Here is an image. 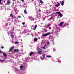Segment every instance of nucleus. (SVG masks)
Returning a JSON list of instances; mask_svg holds the SVG:
<instances>
[{"instance_id":"20","label":"nucleus","mask_w":74,"mask_h":74,"mask_svg":"<svg viewBox=\"0 0 74 74\" xmlns=\"http://www.w3.org/2000/svg\"><path fill=\"white\" fill-rule=\"evenodd\" d=\"M38 40V39L37 38H35L34 39V41H37Z\"/></svg>"},{"instance_id":"6","label":"nucleus","mask_w":74,"mask_h":74,"mask_svg":"<svg viewBox=\"0 0 74 74\" xmlns=\"http://www.w3.org/2000/svg\"><path fill=\"white\" fill-rule=\"evenodd\" d=\"M14 51L15 52H19V50L18 49H15L14 50Z\"/></svg>"},{"instance_id":"27","label":"nucleus","mask_w":74,"mask_h":74,"mask_svg":"<svg viewBox=\"0 0 74 74\" xmlns=\"http://www.w3.org/2000/svg\"><path fill=\"white\" fill-rule=\"evenodd\" d=\"M47 44H50L49 42H47Z\"/></svg>"},{"instance_id":"11","label":"nucleus","mask_w":74,"mask_h":74,"mask_svg":"<svg viewBox=\"0 0 74 74\" xmlns=\"http://www.w3.org/2000/svg\"><path fill=\"white\" fill-rule=\"evenodd\" d=\"M34 52H32L30 53V56H32L33 54H34Z\"/></svg>"},{"instance_id":"41","label":"nucleus","mask_w":74,"mask_h":74,"mask_svg":"<svg viewBox=\"0 0 74 74\" xmlns=\"http://www.w3.org/2000/svg\"><path fill=\"white\" fill-rule=\"evenodd\" d=\"M40 1H41L42 0H39Z\"/></svg>"},{"instance_id":"30","label":"nucleus","mask_w":74,"mask_h":74,"mask_svg":"<svg viewBox=\"0 0 74 74\" xmlns=\"http://www.w3.org/2000/svg\"><path fill=\"white\" fill-rule=\"evenodd\" d=\"M8 23H7L6 24V26H8Z\"/></svg>"},{"instance_id":"34","label":"nucleus","mask_w":74,"mask_h":74,"mask_svg":"<svg viewBox=\"0 0 74 74\" xmlns=\"http://www.w3.org/2000/svg\"><path fill=\"white\" fill-rule=\"evenodd\" d=\"M34 27V25H32L31 26V27Z\"/></svg>"},{"instance_id":"21","label":"nucleus","mask_w":74,"mask_h":74,"mask_svg":"<svg viewBox=\"0 0 74 74\" xmlns=\"http://www.w3.org/2000/svg\"><path fill=\"white\" fill-rule=\"evenodd\" d=\"M18 43L19 42L17 41L15 42V44H18Z\"/></svg>"},{"instance_id":"35","label":"nucleus","mask_w":74,"mask_h":74,"mask_svg":"<svg viewBox=\"0 0 74 74\" xmlns=\"http://www.w3.org/2000/svg\"><path fill=\"white\" fill-rule=\"evenodd\" d=\"M13 33H14L13 32H12L11 33V34H13Z\"/></svg>"},{"instance_id":"5","label":"nucleus","mask_w":74,"mask_h":74,"mask_svg":"<svg viewBox=\"0 0 74 74\" xmlns=\"http://www.w3.org/2000/svg\"><path fill=\"white\" fill-rule=\"evenodd\" d=\"M64 22H61L60 23V27H61V26H62V25L63 23H64Z\"/></svg>"},{"instance_id":"16","label":"nucleus","mask_w":74,"mask_h":74,"mask_svg":"<svg viewBox=\"0 0 74 74\" xmlns=\"http://www.w3.org/2000/svg\"><path fill=\"white\" fill-rule=\"evenodd\" d=\"M0 62H2V63H3V62H4V60H3L1 59L0 60Z\"/></svg>"},{"instance_id":"22","label":"nucleus","mask_w":74,"mask_h":74,"mask_svg":"<svg viewBox=\"0 0 74 74\" xmlns=\"http://www.w3.org/2000/svg\"><path fill=\"white\" fill-rule=\"evenodd\" d=\"M40 58L42 60H44V59L42 57H40Z\"/></svg>"},{"instance_id":"8","label":"nucleus","mask_w":74,"mask_h":74,"mask_svg":"<svg viewBox=\"0 0 74 74\" xmlns=\"http://www.w3.org/2000/svg\"><path fill=\"white\" fill-rule=\"evenodd\" d=\"M3 54V55L5 57H7V54L6 53L3 52L2 53Z\"/></svg>"},{"instance_id":"36","label":"nucleus","mask_w":74,"mask_h":74,"mask_svg":"<svg viewBox=\"0 0 74 74\" xmlns=\"http://www.w3.org/2000/svg\"><path fill=\"white\" fill-rule=\"evenodd\" d=\"M44 46H45V47H46V46H47V45H46V44L45 45H44Z\"/></svg>"},{"instance_id":"40","label":"nucleus","mask_w":74,"mask_h":74,"mask_svg":"<svg viewBox=\"0 0 74 74\" xmlns=\"http://www.w3.org/2000/svg\"><path fill=\"white\" fill-rule=\"evenodd\" d=\"M13 1H15V0H12Z\"/></svg>"},{"instance_id":"29","label":"nucleus","mask_w":74,"mask_h":74,"mask_svg":"<svg viewBox=\"0 0 74 74\" xmlns=\"http://www.w3.org/2000/svg\"><path fill=\"white\" fill-rule=\"evenodd\" d=\"M4 48V46H2L1 47L2 49H3Z\"/></svg>"},{"instance_id":"25","label":"nucleus","mask_w":74,"mask_h":74,"mask_svg":"<svg viewBox=\"0 0 74 74\" xmlns=\"http://www.w3.org/2000/svg\"><path fill=\"white\" fill-rule=\"evenodd\" d=\"M20 69H22V68H23V66H20Z\"/></svg>"},{"instance_id":"9","label":"nucleus","mask_w":74,"mask_h":74,"mask_svg":"<svg viewBox=\"0 0 74 74\" xmlns=\"http://www.w3.org/2000/svg\"><path fill=\"white\" fill-rule=\"evenodd\" d=\"M60 5V3H59L58 2V4L55 5V7H59Z\"/></svg>"},{"instance_id":"13","label":"nucleus","mask_w":74,"mask_h":74,"mask_svg":"<svg viewBox=\"0 0 74 74\" xmlns=\"http://www.w3.org/2000/svg\"><path fill=\"white\" fill-rule=\"evenodd\" d=\"M51 25V24H48L47 25V27H49Z\"/></svg>"},{"instance_id":"3","label":"nucleus","mask_w":74,"mask_h":74,"mask_svg":"<svg viewBox=\"0 0 74 74\" xmlns=\"http://www.w3.org/2000/svg\"><path fill=\"white\" fill-rule=\"evenodd\" d=\"M56 13H58V15H59L60 17H62V15L61 14V13L60 12H57Z\"/></svg>"},{"instance_id":"10","label":"nucleus","mask_w":74,"mask_h":74,"mask_svg":"<svg viewBox=\"0 0 74 74\" xmlns=\"http://www.w3.org/2000/svg\"><path fill=\"white\" fill-rule=\"evenodd\" d=\"M10 3H11V1L10 0H8V1H7V4H10Z\"/></svg>"},{"instance_id":"31","label":"nucleus","mask_w":74,"mask_h":74,"mask_svg":"<svg viewBox=\"0 0 74 74\" xmlns=\"http://www.w3.org/2000/svg\"><path fill=\"white\" fill-rule=\"evenodd\" d=\"M22 24L23 25H25V23L24 22L22 23Z\"/></svg>"},{"instance_id":"7","label":"nucleus","mask_w":74,"mask_h":74,"mask_svg":"<svg viewBox=\"0 0 74 74\" xmlns=\"http://www.w3.org/2000/svg\"><path fill=\"white\" fill-rule=\"evenodd\" d=\"M29 19H30V20H31V21H34V18H33V17H29Z\"/></svg>"},{"instance_id":"28","label":"nucleus","mask_w":74,"mask_h":74,"mask_svg":"<svg viewBox=\"0 0 74 74\" xmlns=\"http://www.w3.org/2000/svg\"><path fill=\"white\" fill-rule=\"evenodd\" d=\"M43 49H45V47H43Z\"/></svg>"},{"instance_id":"19","label":"nucleus","mask_w":74,"mask_h":74,"mask_svg":"<svg viewBox=\"0 0 74 74\" xmlns=\"http://www.w3.org/2000/svg\"><path fill=\"white\" fill-rule=\"evenodd\" d=\"M38 52L39 54H41V51H38Z\"/></svg>"},{"instance_id":"44","label":"nucleus","mask_w":74,"mask_h":74,"mask_svg":"<svg viewBox=\"0 0 74 74\" xmlns=\"http://www.w3.org/2000/svg\"><path fill=\"white\" fill-rule=\"evenodd\" d=\"M32 37H33V35H32Z\"/></svg>"},{"instance_id":"23","label":"nucleus","mask_w":74,"mask_h":74,"mask_svg":"<svg viewBox=\"0 0 74 74\" xmlns=\"http://www.w3.org/2000/svg\"><path fill=\"white\" fill-rule=\"evenodd\" d=\"M43 58L44 59H45V55H43Z\"/></svg>"},{"instance_id":"32","label":"nucleus","mask_w":74,"mask_h":74,"mask_svg":"<svg viewBox=\"0 0 74 74\" xmlns=\"http://www.w3.org/2000/svg\"><path fill=\"white\" fill-rule=\"evenodd\" d=\"M51 29V27L49 28V29Z\"/></svg>"},{"instance_id":"14","label":"nucleus","mask_w":74,"mask_h":74,"mask_svg":"<svg viewBox=\"0 0 74 74\" xmlns=\"http://www.w3.org/2000/svg\"><path fill=\"white\" fill-rule=\"evenodd\" d=\"M24 13L25 14H27V12L26 11V10H25L24 11Z\"/></svg>"},{"instance_id":"43","label":"nucleus","mask_w":74,"mask_h":74,"mask_svg":"<svg viewBox=\"0 0 74 74\" xmlns=\"http://www.w3.org/2000/svg\"><path fill=\"white\" fill-rule=\"evenodd\" d=\"M32 1H34V0H32Z\"/></svg>"},{"instance_id":"4","label":"nucleus","mask_w":74,"mask_h":74,"mask_svg":"<svg viewBox=\"0 0 74 74\" xmlns=\"http://www.w3.org/2000/svg\"><path fill=\"white\" fill-rule=\"evenodd\" d=\"M37 25H35L34 27L33 28V29L34 30H35L37 29Z\"/></svg>"},{"instance_id":"12","label":"nucleus","mask_w":74,"mask_h":74,"mask_svg":"<svg viewBox=\"0 0 74 74\" xmlns=\"http://www.w3.org/2000/svg\"><path fill=\"white\" fill-rule=\"evenodd\" d=\"M13 16H14V15H13V14H10V17H11V18H14V17H13Z\"/></svg>"},{"instance_id":"38","label":"nucleus","mask_w":74,"mask_h":74,"mask_svg":"<svg viewBox=\"0 0 74 74\" xmlns=\"http://www.w3.org/2000/svg\"><path fill=\"white\" fill-rule=\"evenodd\" d=\"M23 2L24 1V0H21Z\"/></svg>"},{"instance_id":"39","label":"nucleus","mask_w":74,"mask_h":74,"mask_svg":"<svg viewBox=\"0 0 74 74\" xmlns=\"http://www.w3.org/2000/svg\"><path fill=\"white\" fill-rule=\"evenodd\" d=\"M13 30H14V28H13Z\"/></svg>"},{"instance_id":"18","label":"nucleus","mask_w":74,"mask_h":74,"mask_svg":"<svg viewBox=\"0 0 74 74\" xmlns=\"http://www.w3.org/2000/svg\"><path fill=\"white\" fill-rule=\"evenodd\" d=\"M62 4H61V5L62 6H63L64 4V1H62Z\"/></svg>"},{"instance_id":"26","label":"nucleus","mask_w":74,"mask_h":74,"mask_svg":"<svg viewBox=\"0 0 74 74\" xmlns=\"http://www.w3.org/2000/svg\"><path fill=\"white\" fill-rule=\"evenodd\" d=\"M2 1L3 0H0V4H1V1Z\"/></svg>"},{"instance_id":"2","label":"nucleus","mask_w":74,"mask_h":74,"mask_svg":"<svg viewBox=\"0 0 74 74\" xmlns=\"http://www.w3.org/2000/svg\"><path fill=\"white\" fill-rule=\"evenodd\" d=\"M14 47L13 46L12 47L11 49L9 50V52H11L14 49Z\"/></svg>"},{"instance_id":"24","label":"nucleus","mask_w":74,"mask_h":74,"mask_svg":"<svg viewBox=\"0 0 74 74\" xmlns=\"http://www.w3.org/2000/svg\"><path fill=\"white\" fill-rule=\"evenodd\" d=\"M40 3L41 4H43L44 2L42 1H40Z\"/></svg>"},{"instance_id":"37","label":"nucleus","mask_w":74,"mask_h":74,"mask_svg":"<svg viewBox=\"0 0 74 74\" xmlns=\"http://www.w3.org/2000/svg\"><path fill=\"white\" fill-rule=\"evenodd\" d=\"M21 16H18V18H21Z\"/></svg>"},{"instance_id":"42","label":"nucleus","mask_w":74,"mask_h":74,"mask_svg":"<svg viewBox=\"0 0 74 74\" xmlns=\"http://www.w3.org/2000/svg\"><path fill=\"white\" fill-rule=\"evenodd\" d=\"M53 13H52V14H51V15H53Z\"/></svg>"},{"instance_id":"33","label":"nucleus","mask_w":74,"mask_h":74,"mask_svg":"<svg viewBox=\"0 0 74 74\" xmlns=\"http://www.w3.org/2000/svg\"><path fill=\"white\" fill-rule=\"evenodd\" d=\"M2 53V52H1V51L0 50V53Z\"/></svg>"},{"instance_id":"17","label":"nucleus","mask_w":74,"mask_h":74,"mask_svg":"<svg viewBox=\"0 0 74 74\" xmlns=\"http://www.w3.org/2000/svg\"><path fill=\"white\" fill-rule=\"evenodd\" d=\"M46 57L47 58H51L52 56H51L49 55V56H47Z\"/></svg>"},{"instance_id":"1","label":"nucleus","mask_w":74,"mask_h":74,"mask_svg":"<svg viewBox=\"0 0 74 74\" xmlns=\"http://www.w3.org/2000/svg\"><path fill=\"white\" fill-rule=\"evenodd\" d=\"M50 34V33L48 32L47 33L45 34H43L42 35L43 37H44L45 36H48V35H49Z\"/></svg>"},{"instance_id":"15","label":"nucleus","mask_w":74,"mask_h":74,"mask_svg":"<svg viewBox=\"0 0 74 74\" xmlns=\"http://www.w3.org/2000/svg\"><path fill=\"white\" fill-rule=\"evenodd\" d=\"M11 36L12 38H14V36L13 35H11Z\"/></svg>"}]
</instances>
